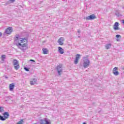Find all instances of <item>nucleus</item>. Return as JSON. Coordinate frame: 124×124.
<instances>
[{
    "label": "nucleus",
    "mask_w": 124,
    "mask_h": 124,
    "mask_svg": "<svg viewBox=\"0 0 124 124\" xmlns=\"http://www.w3.org/2000/svg\"><path fill=\"white\" fill-rule=\"evenodd\" d=\"M80 37V36H78V38H79Z\"/></svg>",
    "instance_id": "obj_32"
},
{
    "label": "nucleus",
    "mask_w": 124,
    "mask_h": 124,
    "mask_svg": "<svg viewBox=\"0 0 124 124\" xmlns=\"http://www.w3.org/2000/svg\"><path fill=\"white\" fill-rule=\"evenodd\" d=\"M4 62V58H2V59H1V62L2 63H3Z\"/></svg>",
    "instance_id": "obj_27"
},
{
    "label": "nucleus",
    "mask_w": 124,
    "mask_h": 124,
    "mask_svg": "<svg viewBox=\"0 0 124 124\" xmlns=\"http://www.w3.org/2000/svg\"><path fill=\"white\" fill-rule=\"evenodd\" d=\"M24 47H26V46H20V47H18V48L22 50V51H26V48H24Z\"/></svg>",
    "instance_id": "obj_20"
},
{
    "label": "nucleus",
    "mask_w": 124,
    "mask_h": 124,
    "mask_svg": "<svg viewBox=\"0 0 124 124\" xmlns=\"http://www.w3.org/2000/svg\"><path fill=\"white\" fill-rule=\"evenodd\" d=\"M63 41H64V38L61 37L58 40V43L59 44V45L62 46L63 45Z\"/></svg>",
    "instance_id": "obj_7"
},
{
    "label": "nucleus",
    "mask_w": 124,
    "mask_h": 124,
    "mask_svg": "<svg viewBox=\"0 0 124 124\" xmlns=\"http://www.w3.org/2000/svg\"><path fill=\"white\" fill-rule=\"evenodd\" d=\"M57 70L59 75H62V71L63 69L62 68V65H58L57 66Z\"/></svg>",
    "instance_id": "obj_4"
},
{
    "label": "nucleus",
    "mask_w": 124,
    "mask_h": 124,
    "mask_svg": "<svg viewBox=\"0 0 124 124\" xmlns=\"http://www.w3.org/2000/svg\"><path fill=\"white\" fill-rule=\"evenodd\" d=\"M42 50L44 55H46L48 53V49H47V48H44Z\"/></svg>",
    "instance_id": "obj_16"
},
{
    "label": "nucleus",
    "mask_w": 124,
    "mask_h": 124,
    "mask_svg": "<svg viewBox=\"0 0 124 124\" xmlns=\"http://www.w3.org/2000/svg\"><path fill=\"white\" fill-rule=\"evenodd\" d=\"M58 52L59 53H60V54H62L64 53V52L63 51V49H62V47L61 46L58 47Z\"/></svg>",
    "instance_id": "obj_14"
},
{
    "label": "nucleus",
    "mask_w": 124,
    "mask_h": 124,
    "mask_svg": "<svg viewBox=\"0 0 124 124\" xmlns=\"http://www.w3.org/2000/svg\"><path fill=\"white\" fill-rule=\"evenodd\" d=\"M4 77L5 78V79H8V78L7 76H5Z\"/></svg>",
    "instance_id": "obj_29"
},
{
    "label": "nucleus",
    "mask_w": 124,
    "mask_h": 124,
    "mask_svg": "<svg viewBox=\"0 0 124 124\" xmlns=\"http://www.w3.org/2000/svg\"><path fill=\"white\" fill-rule=\"evenodd\" d=\"M13 30L12 27H9L7 29H6L5 31V33H6V34H10L11 32H12Z\"/></svg>",
    "instance_id": "obj_6"
},
{
    "label": "nucleus",
    "mask_w": 124,
    "mask_h": 124,
    "mask_svg": "<svg viewBox=\"0 0 124 124\" xmlns=\"http://www.w3.org/2000/svg\"><path fill=\"white\" fill-rule=\"evenodd\" d=\"M24 124V120L21 119V121H19L17 124Z\"/></svg>",
    "instance_id": "obj_21"
},
{
    "label": "nucleus",
    "mask_w": 124,
    "mask_h": 124,
    "mask_svg": "<svg viewBox=\"0 0 124 124\" xmlns=\"http://www.w3.org/2000/svg\"><path fill=\"white\" fill-rule=\"evenodd\" d=\"M96 19V16L94 14L89 16L86 17V20H94Z\"/></svg>",
    "instance_id": "obj_5"
},
{
    "label": "nucleus",
    "mask_w": 124,
    "mask_h": 124,
    "mask_svg": "<svg viewBox=\"0 0 124 124\" xmlns=\"http://www.w3.org/2000/svg\"><path fill=\"white\" fill-rule=\"evenodd\" d=\"M14 67L16 70H18L20 68V65H19V62L17 60L14 59L13 62Z\"/></svg>",
    "instance_id": "obj_3"
},
{
    "label": "nucleus",
    "mask_w": 124,
    "mask_h": 124,
    "mask_svg": "<svg viewBox=\"0 0 124 124\" xmlns=\"http://www.w3.org/2000/svg\"><path fill=\"white\" fill-rule=\"evenodd\" d=\"M119 26H120V23H119V22H115L113 26L114 30L115 31H118L120 30V28H119Z\"/></svg>",
    "instance_id": "obj_10"
},
{
    "label": "nucleus",
    "mask_w": 124,
    "mask_h": 124,
    "mask_svg": "<svg viewBox=\"0 0 124 124\" xmlns=\"http://www.w3.org/2000/svg\"><path fill=\"white\" fill-rule=\"evenodd\" d=\"M91 64V62L86 57H83V66L84 68H88L90 65Z\"/></svg>",
    "instance_id": "obj_2"
},
{
    "label": "nucleus",
    "mask_w": 124,
    "mask_h": 124,
    "mask_svg": "<svg viewBox=\"0 0 124 124\" xmlns=\"http://www.w3.org/2000/svg\"><path fill=\"white\" fill-rule=\"evenodd\" d=\"M116 37H117V41H120V39L122 38V36L120 35H116Z\"/></svg>",
    "instance_id": "obj_17"
},
{
    "label": "nucleus",
    "mask_w": 124,
    "mask_h": 124,
    "mask_svg": "<svg viewBox=\"0 0 124 124\" xmlns=\"http://www.w3.org/2000/svg\"><path fill=\"white\" fill-rule=\"evenodd\" d=\"M16 0H9V3H13V2H15Z\"/></svg>",
    "instance_id": "obj_22"
},
{
    "label": "nucleus",
    "mask_w": 124,
    "mask_h": 124,
    "mask_svg": "<svg viewBox=\"0 0 124 124\" xmlns=\"http://www.w3.org/2000/svg\"><path fill=\"white\" fill-rule=\"evenodd\" d=\"M3 108L2 107H0V113H1V112H3Z\"/></svg>",
    "instance_id": "obj_23"
},
{
    "label": "nucleus",
    "mask_w": 124,
    "mask_h": 124,
    "mask_svg": "<svg viewBox=\"0 0 124 124\" xmlns=\"http://www.w3.org/2000/svg\"><path fill=\"white\" fill-rule=\"evenodd\" d=\"M118 67H115L113 68V74H114V75H115V76H118V75H119L120 74V73H119V72L118 71Z\"/></svg>",
    "instance_id": "obj_8"
},
{
    "label": "nucleus",
    "mask_w": 124,
    "mask_h": 124,
    "mask_svg": "<svg viewBox=\"0 0 124 124\" xmlns=\"http://www.w3.org/2000/svg\"><path fill=\"white\" fill-rule=\"evenodd\" d=\"M14 88H15V84L11 83L9 85V91H10V92H13L14 90Z\"/></svg>",
    "instance_id": "obj_11"
},
{
    "label": "nucleus",
    "mask_w": 124,
    "mask_h": 124,
    "mask_svg": "<svg viewBox=\"0 0 124 124\" xmlns=\"http://www.w3.org/2000/svg\"><path fill=\"white\" fill-rule=\"evenodd\" d=\"M79 59H81V55L79 54H77L76 59L74 61V63L75 64H77V63H78V61H79Z\"/></svg>",
    "instance_id": "obj_9"
},
{
    "label": "nucleus",
    "mask_w": 124,
    "mask_h": 124,
    "mask_svg": "<svg viewBox=\"0 0 124 124\" xmlns=\"http://www.w3.org/2000/svg\"><path fill=\"white\" fill-rule=\"evenodd\" d=\"M36 82H37V79L34 78L31 80L30 81L31 85H34L36 84Z\"/></svg>",
    "instance_id": "obj_13"
},
{
    "label": "nucleus",
    "mask_w": 124,
    "mask_h": 124,
    "mask_svg": "<svg viewBox=\"0 0 124 124\" xmlns=\"http://www.w3.org/2000/svg\"><path fill=\"white\" fill-rule=\"evenodd\" d=\"M2 35V33L0 32V37Z\"/></svg>",
    "instance_id": "obj_31"
},
{
    "label": "nucleus",
    "mask_w": 124,
    "mask_h": 124,
    "mask_svg": "<svg viewBox=\"0 0 124 124\" xmlns=\"http://www.w3.org/2000/svg\"><path fill=\"white\" fill-rule=\"evenodd\" d=\"M27 42V38H20L19 35H16L15 38V43L17 47H20V46L22 47H27V44H21Z\"/></svg>",
    "instance_id": "obj_1"
},
{
    "label": "nucleus",
    "mask_w": 124,
    "mask_h": 124,
    "mask_svg": "<svg viewBox=\"0 0 124 124\" xmlns=\"http://www.w3.org/2000/svg\"><path fill=\"white\" fill-rule=\"evenodd\" d=\"M2 59H5V55H1Z\"/></svg>",
    "instance_id": "obj_24"
},
{
    "label": "nucleus",
    "mask_w": 124,
    "mask_h": 124,
    "mask_svg": "<svg viewBox=\"0 0 124 124\" xmlns=\"http://www.w3.org/2000/svg\"><path fill=\"white\" fill-rule=\"evenodd\" d=\"M5 120H6V119H5V117L0 115V121H5Z\"/></svg>",
    "instance_id": "obj_18"
},
{
    "label": "nucleus",
    "mask_w": 124,
    "mask_h": 124,
    "mask_svg": "<svg viewBox=\"0 0 124 124\" xmlns=\"http://www.w3.org/2000/svg\"><path fill=\"white\" fill-rule=\"evenodd\" d=\"M3 116L5 117V119H8L9 118L10 115H9V112H5L3 113Z\"/></svg>",
    "instance_id": "obj_12"
},
{
    "label": "nucleus",
    "mask_w": 124,
    "mask_h": 124,
    "mask_svg": "<svg viewBox=\"0 0 124 124\" xmlns=\"http://www.w3.org/2000/svg\"><path fill=\"white\" fill-rule=\"evenodd\" d=\"M46 120L45 119H43L40 121V124H46Z\"/></svg>",
    "instance_id": "obj_19"
},
{
    "label": "nucleus",
    "mask_w": 124,
    "mask_h": 124,
    "mask_svg": "<svg viewBox=\"0 0 124 124\" xmlns=\"http://www.w3.org/2000/svg\"><path fill=\"white\" fill-rule=\"evenodd\" d=\"M30 62H35L34 60H31V59L30 60Z\"/></svg>",
    "instance_id": "obj_28"
},
{
    "label": "nucleus",
    "mask_w": 124,
    "mask_h": 124,
    "mask_svg": "<svg viewBox=\"0 0 124 124\" xmlns=\"http://www.w3.org/2000/svg\"><path fill=\"white\" fill-rule=\"evenodd\" d=\"M111 47H112V44H107L105 46V48L107 50H108V49H110Z\"/></svg>",
    "instance_id": "obj_15"
},
{
    "label": "nucleus",
    "mask_w": 124,
    "mask_h": 124,
    "mask_svg": "<svg viewBox=\"0 0 124 124\" xmlns=\"http://www.w3.org/2000/svg\"><path fill=\"white\" fill-rule=\"evenodd\" d=\"M78 33H81V32L80 31V30H78Z\"/></svg>",
    "instance_id": "obj_30"
},
{
    "label": "nucleus",
    "mask_w": 124,
    "mask_h": 124,
    "mask_svg": "<svg viewBox=\"0 0 124 124\" xmlns=\"http://www.w3.org/2000/svg\"><path fill=\"white\" fill-rule=\"evenodd\" d=\"M24 69L26 71H29V68H27V67H25Z\"/></svg>",
    "instance_id": "obj_25"
},
{
    "label": "nucleus",
    "mask_w": 124,
    "mask_h": 124,
    "mask_svg": "<svg viewBox=\"0 0 124 124\" xmlns=\"http://www.w3.org/2000/svg\"><path fill=\"white\" fill-rule=\"evenodd\" d=\"M46 124H50V122L46 120Z\"/></svg>",
    "instance_id": "obj_26"
}]
</instances>
